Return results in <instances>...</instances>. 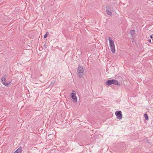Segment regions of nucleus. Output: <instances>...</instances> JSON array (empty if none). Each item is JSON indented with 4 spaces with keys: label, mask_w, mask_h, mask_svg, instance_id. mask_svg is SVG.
Instances as JSON below:
<instances>
[{
    "label": "nucleus",
    "mask_w": 153,
    "mask_h": 153,
    "mask_svg": "<svg viewBox=\"0 0 153 153\" xmlns=\"http://www.w3.org/2000/svg\"><path fill=\"white\" fill-rule=\"evenodd\" d=\"M106 84L108 85L114 84L117 85L118 86H120V84L118 81L114 79L108 80L107 81Z\"/></svg>",
    "instance_id": "f257e3e1"
},
{
    "label": "nucleus",
    "mask_w": 153,
    "mask_h": 153,
    "mask_svg": "<svg viewBox=\"0 0 153 153\" xmlns=\"http://www.w3.org/2000/svg\"><path fill=\"white\" fill-rule=\"evenodd\" d=\"M109 42V46L111 50L113 53H114L115 52V45L114 41L112 40L110 37L108 38Z\"/></svg>",
    "instance_id": "f03ea898"
},
{
    "label": "nucleus",
    "mask_w": 153,
    "mask_h": 153,
    "mask_svg": "<svg viewBox=\"0 0 153 153\" xmlns=\"http://www.w3.org/2000/svg\"><path fill=\"white\" fill-rule=\"evenodd\" d=\"M84 68L83 66L79 65L77 70V74L78 76L81 78L83 76V73L84 72Z\"/></svg>",
    "instance_id": "7ed1b4c3"
},
{
    "label": "nucleus",
    "mask_w": 153,
    "mask_h": 153,
    "mask_svg": "<svg viewBox=\"0 0 153 153\" xmlns=\"http://www.w3.org/2000/svg\"><path fill=\"white\" fill-rule=\"evenodd\" d=\"M7 77V76L5 75H4L3 77L1 78V79L2 83L5 86L8 85L11 82H5L6 79Z\"/></svg>",
    "instance_id": "20e7f679"
},
{
    "label": "nucleus",
    "mask_w": 153,
    "mask_h": 153,
    "mask_svg": "<svg viewBox=\"0 0 153 153\" xmlns=\"http://www.w3.org/2000/svg\"><path fill=\"white\" fill-rule=\"evenodd\" d=\"M115 115L117 116V118L119 120L122 119V112L120 111H118L115 112Z\"/></svg>",
    "instance_id": "39448f33"
},
{
    "label": "nucleus",
    "mask_w": 153,
    "mask_h": 153,
    "mask_svg": "<svg viewBox=\"0 0 153 153\" xmlns=\"http://www.w3.org/2000/svg\"><path fill=\"white\" fill-rule=\"evenodd\" d=\"M106 12L110 16L112 15V13L111 11L113 10H112V8L109 6H107L106 7Z\"/></svg>",
    "instance_id": "423d86ee"
},
{
    "label": "nucleus",
    "mask_w": 153,
    "mask_h": 153,
    "mask_svg": "<svg viewBox=\"0 0 153 153\" xmlns=\"http://www.w3.org/2000/svg\"><path fill=\"white\" fill-rule=\"evenodd\" d=\"M71 98L73 99L74 102H76L77 101V97L76 96V94L74 93H72L71 94Z\"/></svg>",
    "instance_id": "0eeeda50"
},
{
    "label": "nucleus",
    "mask_w": 153,
    "mask_h": 153,
    "mask_svg": "<svg viewBox=\"0 0 153 153\" xmlns=\"http://www.w3.org/2000/svg\"><path fill=\"white\" fill-rule=\"evenodd\" d=\"M22 147L21 146H20L18 149L15 151V152L16 153H21L22 152Z\"/></svg>",
    "instance_id": "6e6552de"
},
{
    "label": "nucleus",
    "mask_w": 153,
    "mask_h": 153,
    "mask_svg": "<svg viewBox=\"0 0 153 153\" xmlns=\"http://www.w3.org/2000/svg\"><path fill=\"white\" fill-rule=\"evenodd\" d=\"M144 117L146 120H148V119H149V117H148V114H147L145 113V114H144Z\"/></svg>",
    "instance_id": "1a4fd4ad"
},
{
    "label": "nucleus",
    "mask_w": 153,
    "mask_h": 153,
    "mask_svg": "<svg viewBox=\"0 0 153 153\" xmlns=\"http://www.w3.org/2000/svg\"><path fill=\"white\" fill-rule=\"evenodd\" d=\"M135 33V30H131L130 32V34L132 35L134 34Z\"/></svg>",
    "instance_id": "9d476101"
},
{
    "label": "nucleus",
    "mask_w": 153,
    "mask_h": 153,
    "mask_svg": "<svg viewBox=\"0 0 153 153\" xmlns=\"http://www.w3.org/2000/svg\"><path fill=\"white\" fill-rule=\"evenodd\" d=\"M55 82H56L55 81H53L51 82L50 85H51L52 86H53L54 85Z\"/></svg>",
    "instance_id": "9b49d317"
},
{
    "label": "nucleus",
    "mask_w": 153,
    "mask_h": 153,
    "mask_svg": "<svg viewBox=\"0 0 153 153\" xmlns=\"http://www.w3.org/2000/svg\"><path fill=\"white\" fill-rule=\"evenodd\" d=\"M48 36V35L47 33L45 34L44 36V38H47V37Z\"/></svg>",
    "instance_id": "f8f14e48"
},
{
    "label": "nucleus",
    "mask_w": 153,
    "mask_h": 153,
    "mask_svg": "<svg viewBox=\"0 0 153 153\" xmlns=\"http://www.w3.org/2000/svg\"><path fill=\"white\" fill-rule=\"evenodd\" d=\"M148 41L150 43H151V40L150 39H149L148 40Z\"/></svg>",
    "instance_id": "ddd939ff"
},
{
    "label": "nucleus",
    "mask_w": 153,
    "mask_h": 153,
    "mask_svg": "<svg viewBox=\"0 0 153 153\" xmlns=\"http://www.w3.org/2000/svg\"><path fill=\"white\" fill-rule=\"evenodd\" d=\"M150 38L151 39H152L153 38V36L152 35H151L150 36Z\"/></svg>",
    "instance_id": "4468645a"
},
{
    "label": "nucleus",
    "mask_w": 153,
    "mask_h": 153,
    "mask_svg": "<svg viewBox=\"0 0 153 153\" xmlns=\"http://www.w3.org/2000/svg\"><path fill=\"white\" fill-rule=\"evenodd\" d=\"M13 153H16L15 152Z\"/></svg>",
    "instance_id": "2eb2a0df"
},
{
    "label": "nucleus",
    "mask_w": 153,
    "mask_h": 153,
    "mask_svg": "<svg viewBox=\"0 0 153 153\" xmlns=\"http://www.w3.org/2000/svg\"><path fill=\"white\" fill-rule=\"evenodd\" d=\"M152 4H153V3Z\"/></svg>",
    "instance_id": "dca6fc26"
}]
</instances>
